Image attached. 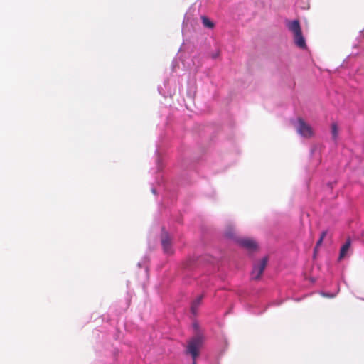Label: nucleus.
<instances>
[{
  "label": "nucleus",
  "instance_id": "1",
  "mask_svg": "<svg viewBox=\"0 0 364 364\" xmlns=\"http://www.w3.org/2000/svg\"><path fill=\"white\" fill-rule=\"evenodd\" d=\"M287 28L293 33L294 42L295 45L301 49L306 48V41L302 34L300 23L299 20L287 21L286 22Z\"/></svg>",
  "mask_w": 364,
  "mask_h": 364
},
{
  "label": "nucleus",
  "instance_id": "2",
  "mask_svg": "<svg viewBox=\"0 0 364 364\" xmlns=\"http://www.w3.org/2000/svg\"><path fill=\"white\" fill-rule=\"evenodd\" d=\"M202 345L203 337L200 335H196L188 342L186 353L190 354L193 359H196L199 355V351Z\"/></svg>",
  "mask_w": 364,
  "mask_h": 364
},
{
  "label": "nucleus",
  "instance_id": "3",
  "mask_svg": "<svg viewBox=\"0 0 364 364\" xmlns=\"http://www.w3.org/2000/svg\"><path fill=\"white\" fill-rule=\"evenodd\" d=\"M268 258L267 257L262 258L259 262L255 263L251 272V279L253 280H259L264 271Z\"/></svg>",
  "mask_w": 364,
  "mask_h": 364
},
{
  "label": "nucleus",
  "instance_id": "4",
  "mask_svg": "<svg viewBox=\"0 0 364 364\" xmlns=\"http://www.w3.org/2000/svg\"><path fill=\"white\" fill-rule=\"evenodd\" d=\"M297 132L305 138H310L314 135V131L311 127L305 122V121L301 119H298V126L296 127Z\"/></svg>",
  "mask_w": 364,
  "mask_h": 364
},
{
  "label": "nucleus",
  "instance_id": "5",
  "mask_svg": "<svg viewBox=\"0 0 364 364\" xmlns=\"http://www.w3.org/2000/svg\"><path fill=\"white\" fill-rule=\"evenodd\" d=\"M161 245L163 250L166 254H172V240L169 234L166 231H164L161 236Z\"/></svg>",
  "mask_w": 364,
  "mask_h": 364
},
{
  "label": "nucleus",
  "instance_id": "6",
  "mask_svg": "<svg viewBox=\"0 0 364 364\" xmlns=\"http://www.w3.org/2000/svg\"><path fill=\"white\" fill-rule=\"evenodd\" d=\"M237 242L242 247L250 252L255 250L257 247L256 242L250 238H238Z\"/></svg>",
  "mask_w": 364,
  "mask_h": 364
},
{
  "label": "nucleus",
  "instance_id": "7",
  "mask_svg": "<svg viewBox=\"0 0 364 364\" xmlns=\"http://www.w3.org/2000/svg\"><path fill=\"white\" fill-rule=\"evenodd\" d=\"M351 245V241L350 238H348L346 242L342 245L340 254H339V260H341L346 255L348 251L349 250Z\"/></svg>",
  "mask_w": 364,
  "mask_h": 364
},
{
  "label": "nucleus",
  "instance_id": "8",
  "mask_svg": "<svg viewBox=\"0 0 364 364\" xmlns=\"http://www.w3.org/2000/svg\"><path fill=\"white\" fill-rule=\"evenodd\" d=\"M203 295L198 296L191 303V310L193 314H196L199 306L202 303Z\"/></svg>",
  "mask_w": 364,
  "mask_h": 364
},
{
  "label": "nucleus",
  "instance_id": "9",
  "mask_svg": "<svg viewBox=\"0 0 364 364\" xmlns=\"http://www.w3.org/2000/svg\"><path fill=\"white\" fill-rule=\"evenodd\" d=\"M326 235H327V231H326V230H325V231H323V232H321V236H320V238H319V240L317 241L316 245V247H315V248H314V253H315V254L316 253V252H317V250H318V247L322 244V242H323V241L324 238L326 237Z\"/></svg>",
  "mask_w": 364,
  "mask_h": 364
},
{
  "label": "nucleus",
  "instance_id": "10",
  "mask_svg": "<svg viewBox=\"0 0 364 364\" xmlns=\"http://www.w3.org/2000/svg\"><path fill=\"white\" fill-rule=\"evenodd\" d=\"M201 19L205 27L208 28H213L214 27V23L208 17L202 16Z\"/></svg>",
  "mask_w": 364,
  "mask_h": 364
},
{
  "label": "nucleus",
  "instance_id": "11",
  "mask_svg": "<svg viewBox=\"0 0 364 364\" xmlns=\"http://www.w3.org/2000/svg\"><path fill=\"white\" fill-rule=\"evenodd\" d=\"M331 134L333 140H336L338 134V126L336 123L332 124L331 125Z\"/></svg>",
  "mask_w": 364,
  "mask_h": 364
},
{
  "label": "nucleus",
  "instance_id": "12",
  "mask_svg": "<svg viewBox=\"0 0 364 364\" xmlns=\"http://www.w3.org/2000/svg\"><path fill=\"white\" fill-rule=\"evenodd\" d=\"M196 359H193V363L192 364H196Z\"/></svg>",
  "mask_w": 364,
  "mask_h": 364
}]
</instances>
